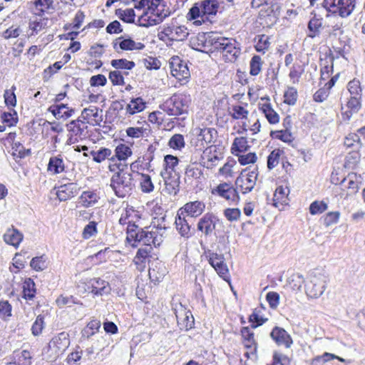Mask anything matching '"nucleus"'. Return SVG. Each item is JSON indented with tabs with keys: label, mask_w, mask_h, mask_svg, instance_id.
Listing matches in <instances>:
<instances>
[{
	"label": "nucleus",
	"mask_w": 365,
	"mask_h": 365,
	"mask_svg": "<svg viewBox=\"0 0 365 365\" xmlns=\"http://www.w3.org/2000/svg\"><path fill=\"white\" fill-rule=\"evenodd\" d=\"M108 170L113 173L110 187L119 198L130 196L135 188L133 174L128 171V164L123 163H109Z\"/></svg>",
	"instance_id": "nucleus-1"
},
{
	"label": "nucleus",
	"mask_w": 365,
	"mask_h": 365,
	"mask_svg": "<svg viewBox=\"0 0 365 365\" xmlns=\"http://www.w3.org/2000/svg\"><path fill=\"white\" fill-rule=\"evenodd\" d=\"M209 42L212 51L221 53L225 61H235L241 53L240 48L237 46V41L233 38L219 36L210 38Z\"/></svg>",
	"instance_id": "nucleus-2"
},
{
	"label": "nucleus",
	"mask_w": 365,
	"mask_h": 365,
	"mask_svg": "<svg viewBox=\"0 0 365 365\" xmlns=\"http://www.w3.org/2000/svg\"><path fill=\"white\" fill-rule=\"evenodd\" d=\"M188 101L182 93H175L160 108L169 115H180L187 112Z\"/></svg>",
	"instance_id": "nucleus-3"
},
{
	"label": "nucleus",
	"mask_w": 365,
	"mask_h": 365,
	"mask_svg": "<svg viewBox=\"0 0 365 365\" xmlns=\"http://www.w3.org/2000/svg\"><path fill=\"white\" fill-rule=\"evenodd\" d=\"M323 7L327 12L348 17L356 7V0H324Z\"/></svg>",
	"instance_id": "nucleus-4"
},
{
	"label": "nucleus",
	"mask_w": 365,
	"mask_h": 365,
	"mask_svg": "<svg viewBox=\"0 0 365 365\" xmlns=\"http://www.w3.org/2000/svg\"><path fill=\"white\" fill-rule=\"evenodd\" d=\"M128 241H133L134 243L141 244L145 246L154 245L157 247V242H155V232L153 229L149 230L146 227L143 229L138 225H130L128 229Z\"/></svg>",
	"instance_id": "nucleus-5"
},
{
	"label": "nucleus",
	"mask_w": 365,
	"mask_h": 365,
	"mask_svg": "<svg viewBox=\"0 0 365 365\" xmlns=\"http://www.w3.org/2000/svg\"><path fill=\"white\" fill-rule=\"evenodd\" d=\"M258 177V168L256 167L252 170L247 169L242 170L235 180V186L242 194L250 192L256 185Z\"/></svg>",
	"instance_id": "nucleus-6"
},
{
	"label": "nucleus",
	"mask_w": 365,
	"mask_h": 365,
	"mask_svg": "<svg viewBox=\"0 0 365 365\" xmlns=\"http://www.w3.org/2000/svg\"><path fill=\"white\" fill-rule=\"evenodd\" d=\"M327 284V277L319 273L312 275L306 284V294L310 298H318L324 292Z\"/></svg>",
	"instance_id": "nucleus-7"
},
{
	"label": "nucleus",
	"mask_w": 365,
	"mask_h": 365,
	"mask_svg": "<svg viewBox=\"0 0 365 365\" xmlns=\"http://www.w3.org/2000/svg\"><path fill=\"white\" fill-rule=\"evenodd\" d=\"M69 345L68 334L66 332H61L51 339L48 343V349L56 356H58L63 354Z\"/></svg>",
	"instance_id": "nucleus-8"
},
{
	"label": "nucleus",
	"mask_w": 365,
	"mask_h": 365,
	"mask_svg": "<svg viewBox=\"0 0 365 365\" xmlns=\"http://www.w3.org/2000/svg\"><path fill=\"white\" fill-rule=\"evenodd\" d=\"M79 118L84 122H86L87 125L101 126V123L103 121V110L96 106H91L81 111Z\"/></svg>",
	"instance_id": "nucleus-9"
},
{
	"label": "nucleus",
	"mask_w": 365,
	"mask_h": 365,
	"mask_svg": "<svg viewBox=\"0 0 365 365\" xmlns=\"http://www.w3.org/2000/svg\"><path fill=\"white\" fill-rule=\"evenodd\" d=\"M170 68L171 74L180 81L186 80L190 76L187 63L178 56L171 58Z\"/></svg>",
	"instance_id": "nucleus-10"
},
{
	"label": "nucleus",
	"mask_w": 365,
	"mask_h": 365,
	"mask_svg": "<svg viewBox=\"0 0 365 365\" xmlns=\"http://www.w3.org/2000/svg\"><path fill=\"white\" fill-rule=\"evenodd\" d=\"M210 265L215 269L220 277L227 280L229 275V271L227 264L225 263V258L222 255H218L215 252H209L207 256Z\"/></svg>",
	"instance_id": "nucleus-11"
},
{
	"label": "nucleus",
	"mask_w": 365,
	"mask_h": 365,
	"mask_svg": "<svg viewBox=\"0 0 365 365\" xmlns=\"http://www.w3.org/2000/svg\"><path fill=\"white\" fill-rule=\"evenodd\" d=\"M67 128L70 133H73L81 140H85L90 136L86 122H84L79 117L77 120H72L67 124Z\"/></svg>",
	"instance_id": "nucleus-12"
},
{
	"label": "nucleus",
	"mask_w": 365,
	"mask_h": 365,
	"mask_svg": "<svg viewBox=\"0 0 365 365\" xmlns=\"http://www.w3.org/2000/svg\"><path fill=\"white\" fill-rule=\"evenodd\" d=\"M87 286L88 292L95 296L108 294L111 289L109 283L101 278L90 279Z\"/></svg>",
	"instance_id": "nucleus-13"
},
{
	"label": "nucleus",
	"mask_w": 365,
	"mask_h": 365,
	"mask_svg": "<svg viewBox=\"0 0 365 365\" xmlns=\"http://www.w3.org/2000/svg\"><path fill=\"white\" fill-rule=\"evenodd\" d=\"M219 219L212 213H207L201 217L197 223V230L206 236L210 235L216 227Z\"/></svg>",
	"instance_id": "nucleus-14"
},
{
	"label": "nucleus",
	"mask_w": 365,
	"mask_h": 365,
	"mask_svg": "<svg viewBox=\"0 0 365 365\" xmlns=\"http://www.w3.org/2000/svg\"><path fill=\"white\" fill-rule=\"evenodd\" d=\"M216 192L222 197L227 200L231 201L237 204L240 201V195L238 194V189L230 185L227 183L220 184L215 190Z\"/></svg>",
	"instance_id": "nucleus-15"
},
{
	"label": "nucleus",
	"mask_w": 365,
	"mask_h": 365,
	"mask_svg": "<svg viewBox=\"0 0 365 365\" xmlns=\"http://www.w3.org/2000/svg\"><path fill=\"white\" fill-rule=\"evenodd\" d=\"M160 175L164 180L165 192L169 195H176L179 192V175L176 173L170 175L166 172H160Z\"/></svg>",
	"instance_id": "nucleus-16"
},
{
	"label": "nucleus",
	"mask_w": 365,
	"mask_h": 365,
	"mask_svg": "<svg viewBox=\"0 0 365 365\" xmlns=\"http://www.w3.org/2000/svg\"><path fill=\"white\" fill-rule=\"evenodd\" d=\"M205 205L202 202L194 201L186 203L183 207L178 210L180 215H185L189 217H197L204 211Z\"/></svg>",
	"instance_id": "nucleus-17"
},
{
	"label": "nucleus",
	"mask_w": 365,
	"mask_h": 365,
	"mask_svg": "<svg viewBox=\"0 0 365 365\" xmlns=\"http://www.w3.org/2000/svg\"><path fill=\"white\" fill-rule=\"evenodd\" d=\"M270 336L278 346L283 345L286 348H290L293 344V340L291 336L282 327H274L270 332Z\"/></svg>",
	"instance_id": "nucleus-18"
},
{
	"label": "nucleus",
	"mask_w": 365,
	"mask_h": 365,
	"mask_svg": "<svg viewBox=\"0 0 365 365\" xmlns=\"http://www.w3.org/2000/svg\"><path fill=\"white\" fill-rule=\"evenodd\" d=\"M186 217H187L185 215H180L178 212L175 223L176 229L180 236L188 239L192 236L191 225H190L189 219H187Z\"/></svg>",
	"instance_id": "nucleus-19"
},
{
	"label": "nucleus",
	"mask_w": 365,
	"mask_h": 365,
	"mask_svg": "<svg viewBox=\"0 0 365 365\" xmlns=\"http://www.w3.org/2000/svg\"><path fill=\"white\" fill-rule=\"evenodd\" d=\"M79 187L77 184L71 182L61 185L56 192L60 201H66L78 193Z\"/></svg>",
	"instance_id": "nucleus-20"
},
{
	"label": "nucleus",
	"mask_w": 365,
	"mask_h": 365,
	"mask_svg": "<svg viewBox=\"0 0 365 365\" xmlns=\"http://www.w3.org/2000/svg\"><path fill=\"white\" fill-rule=\"evenodd\" d=\"M133 154L131 148L125 144H120L115 149V155L109 158L110 163H121Z\"/></svg>",
	"instance_id": "nucleus-21"
},
{
	"label": "nucleus",
	"mask_w": 365,
	"mask_h": 365,
	"mask_svg": "<svg viewBox=\"0 0 365 365\" xmlns=\"http://www.w3.org/2000/svg\"><path fill=\"white\" fill-rule=\"evenodd\" d=\"M195 132L197 135V140L205 142L207 145L214 143V139L217 136V131L213 128H197Z\"/></svg>",
	"instance_id": "nucleus-22"
},
{
	"label": "nucleus",
	"mask_w": 365,
	"mask_h": 365,
	"mask_svg": "<svg viewBox=\"0 0 365 365\" xmlns=\"http://www.w3.org/2000/svg\"><path fill=\"white\" fill-rule=\"evenodd\" d=\"M24 235L14 226L9 228L4 235V242L15 247H18L21 242L23 240Z\"/></svg>",
	"instance_id": "nucleus-23"
},
{
	"label": "nucleus",
	"mask_w": 365,
	"mask_h": 365,
	"mask_svg": "<svg viewBox=\"0 0 365 365\" xmlns=\"http://www.w3.org/2000/svg\"><path fill=\"white\" fill-rule=\"evenodd\" d=\"M48 110L52 113L56 119H66L71 117L73 112V109H71L67 104L64 103L52 105L49 107Z\"/></svg>",
	"instance_id": "nucleus-24"
},
{
	"label": "nucleus",
	"mask_w": 365,
	"mask_h": 365,
	"mask_svg": "<svg viewBox=\"0 0 365 365\" xmlns=\"http://www.w3.org/2000/svg\"><path fill=\"white\" fill-rule=\"evenodd\" d=\"M259 109L264 115L265 118L270 124H276L279 121V116L272 108L269 103H259Z\"/></svg>",
	"instance_id": "nucleus-25"
},
{
	"label": "nucleus",
	"mask_w": 365,
	"mask_h": 365,
	"mask_svg": "<svg viewBox=\"0 0 365 365\" xmlns=\"http://www.w3.org/2000/svg\"><path fill=\"white\" fill-rule=\"evenodd\" d=\"M247 103L232 105L228 108L229 115L234 120L247 119L249 111L245 108Z\"/></svg>",
	"instance_id": "nucleus-26"
},
{
	"label": "nucleus",
	"mask_w": 365,
	"mask_h": 365,
	"mask_svg": "<svg viewBox=\"0 0 365 365\" xmlns=\"http://www.w3.org/2000/svg\"><path fill=\"white\" fill-rule=\"evenodd\" d=\"M138 217V212L133 207H127L125 211L121 214L119 219V224L124 225H128L127 227V239L128 238V229L130 225H136L135 223V218Z\"/></svg>",
	"instance_id": "nucleus-27"
},
{
	"label": "nucleus",
	"mask_w": 365,
	"mask_h": 365,
	"mask_svg": "<svg viewBox=\"0 0 365 365\" xmlns=\"http://www.w3.org/2000/svg\"><path fill=\"white\" fill-rule=\"evenodd\" d=\"M241 334L245 341V346L247 349H252V354L257 352V344L254 339V333L248 327H244L241 329Z\"/></svg>",
	"instance_id": "nucleus-28"
},
{
	"label": "nucleus",
	"mask_w": 365,
	"mask_h": 365,
	"mask_svg": "<svg viewBox=\"0 0 365 365\" xmlns=\"http://www.w3.org/2000/svg\"><path fill=\"white\" fill-rule=\"evenodd\" d=\"M145 7H147L150 14H153L158 19H160V23L170 15V11L165 10L163 6L160 4V2H157V4L151 3L146 5Z\"/></svg>",
	"instance_id": "nucleus-29"
},
{
	"label": "nucleus",
	"mask_w": 365,
	"mask_h": 365,
	"mask_svg": "<svg viewBox=\"0 0 365 365\" xmlns=\"http://www.w3.org/2000/svg\"><path fill=\"white\" fill-rule=\"evenodd\" d=\"M200 2L202 9V16H207L217 14L219 8L217 0H204Z\"/></svg>",
	"instance_id": "nucleus-30"
},
{
	"label": "nucleus",
	"mask_w": 365,
	"mask_h": 365,
	"mask_svg": "<svg viewBox=\"0 0 365 365\" xmlns=\"http://www.w3.org/2000/svg\"><path fill=\"white\" fill-rule=\"evenodd\" d=\"M145 108V102L141 98H133L126 105V113L134 115L143 111Z\"/></svg>",
	"instance_id": "nucleus-31"
},
{
	"label": "nucleus",
	"mask_w": 365,
	"mask_h": 365,
	"mask_svg": "<svg viewBox=\"0 0 365 365\" xmlns=\"http://www.w3.org/2000/svg\"><path fill=\"white\" fill-rule=\"evenodd\" d=\"M334 57L331 54L326 55L324 58H320L321 78H324V75L329 77V73L333 71V63Z\"/></svg>",
	"instance_id": "nucleus-32"
},
{
	"label": "nucleus",
	"mask_w": 365,
	"mask_h": 365,
	"mask_svg": "<svg viewBox=\"0 0 365 365\" xmlns=\"http://www.w3.org/2000/svg\"><path fill=\"white\" fill-rule=\"evenodd\" d=\"M65 165L63 159L58 156L51 157L48 164V170L53 174H58L64 171Z\"/></svg>",
	"instance_id": "nucleus-33"
},
{
	"label": "nucleus",
	"mask_w": 365,
	"mask_h": 365,
	"mask_svg": "<svg viewBox=\"0 0 365 365\" xmlns=\"http://www.w3.org/2000/svg\"><path fill=\"white\" fill-rule=\"evenodd\" d=\"M35 283L31 278L25 279L23 284V297L28 300H31L36 295Z\"/></svg>",
	"instance_id": "nucleus-34"
},
{
	"label": "nucleus",
	"mask_w": 365,
	"mask_h": 365,
	"mask_svg": "<svg viewBox=\"0 0 365 365\" xmlns=\"http://www.w3.org/2000/svg\"><path fill=\"white\" fill-rule=\"evenodd\" d=\"M255 42L256 51L263 53L269 49L270 46L269 37L265 34L257 35L255 38Z\"/></svg>",
	"instance_id": "nucleus-35"
},
{
	"label": "nucleus",
	"mask_w": 365,
	"mask_h": 365,
	"mask_svg": "<svg viewBox=\"0 0 365 365\" xmlns=\"http://www.w3.org/2000/svg\"><path fill=\"white\" fill-rule=\"evenodd\" d=\"M138 22L139 26L148 28L160 24V19H158L153 14H150L147 9V11L138 19Z\"/></svg>",
	"instance_id": "nucleus-36"
},
{
	"label": "nucleus",
	"mask_w": 365,
	"mask_h": 365,
	"mask_svg": "<svg viewBox=\"0 0 365 365\" xmlns=\"http://www.w3.org/2000/svg\"><path fill=\"white\" fill-rule=\"evenodd\" d=\"M179 162L176 156L172 155H167L164 158L163 170L161 172L169 173L170 175H174L175 168L178 165Z\"/></svg>",
	"instance_id": "nucleus-37"
},
{
	"label": "nucleus",
	"mask_w": 365,
	"mask_h": 365,
	"mask_svg": "<svg viewBox=\"0 0 365 365\" xmlns=\"http://www.w3.org/2000/svg\"><path fill=\"white\" fill-rule=\"evenodd\" d=\"M289 193V189L287 187L278 186L274 194V205L277 206V203H287V196Z\"/></svg>",
	"instance_id": "nucleus-38"
},
{
	"label": "nucleus",
	"mask_w": 365,
	"mask_h": 365,
	"mask_svg": "<svg viewBox=\"0 0 365 365\" xmlns=\"http://www.w3.org/2000/svg\"><path fill=\"white\" fill-rule=\"evenodd\" d=\"M247 140L245 137L236 138L232 145V153L238 155L237 152L242 153L247 151L250 146L247 145Z\"/></svg>",
	"instance_id": "nucleus-39"
},
{
	"label": "nucleus",
	"mask_w": 365,
	"mask_h": 365,
	"mask_svg": "<svg viewBox=\"0 0 365 365\" xmlns=\"http://www.w3.org/2000/svg\"><path fill=\"white\" fill-rule=\"evenodd\" d=\"M111 150L106 148H101L96 151L92 150L91 152V155L92 156L93 160L98 163L103 162L107 158H110V157H111Z\"/></svg>",
	"instance_id": "nucleus-40"
},
{
	"label": "nucleus",
	"mask_w": 365,
	"mask_h": 365,
	"mask_svg": "<svg viewBox=\"0 0 365 365\" xmlns=\"http://www.w3.org/2000/svg\"><path fill=\"white\" fill-rule=\"evenodd\" d=\"M80 198L83 202V205L86 207H88L95 205L98 202L99 197L93 191H84Z\"/></svg>",
	"instance_id": "nucleus-41"
},
{
	"label": "nucleus",
	"mask_w": 365,
	"mask_h": 365,
	"mask_svg": "<svg viewBox=\"0 0 365 365\" xmlns=\"http://www.w3.org/2000/svg\"><path fill=\"white\" fill-rule=\"evenodd\" d=\"M344 145L347 148H353L354 150H359L363 143L357 133H350L344 139Z\"/></svg>",
	"instance_id": "nucleus-42"
},
{
	"label": "nucleus",
	"mask_w": 365,
	"mask_h": 365,
	"mask_svg": "<svg viewBox=\"0 0 365 365\" xmlns=\"http://www.w3.org/2000/svg\"><path fill=\"white\" fill-rule=\"evenodd\" d=\"M322 25V19H317L315 16L311 19L308 23V30L309 33L307 34V36L313 38L318 36L320 33L319 29Z\"/></svg>",
	"instance_id": "nucleus-43"
},
{
	"label": "nucleus",
	"mask_w": 365,
	"mask_h": 365,
	"mask_svg": "<svg viewBox=\"0 0 365 365\" xmlns=\"http://www.w3.org/2000/svg\"><path fill=\"white\" fill-rule=\"evenodd\" d=\"M115 14L119 17V19H120L122 21L125 22H134L135 14L133 9H128L125 10L118 9L115 10Z\"/></svg>",
	"instance_id": "nucleus-44"
},
{
	"label": "nucleus",
	"mask_w": 365,
	"mask_h": 365,
	"mask_svg": "<svg viewBox=\"0 0 365 365\" xmlns=\"http://www.w3.org/2000/svg\"><path fill=\"white\" fill-rule=\"evenodd\" d=\"M168 145L174 150H182L185 145L183 135L181 134L173 135L168 142Z\"/></svg>",
	"instance_id": "nucleus-45"
},
{
	"label": "nucleus",
	"mask_w": 365,
	"mask_h": 365,
	"mask_svg": "<svg viewBox=\"0 0 365 365\" xmlns=\"http://www.w3.org/2000/svg\"><path fill=\"white\" fill-rule=\"evenodd\" d=\"M137 175H140L139 173H137ZM141 181H140V187L143 192L149 193L153 191L154 185L151 180V178L148 174L141 173Z\"/></svg>",
	"instance_id": "nucleus-46"
},
{
	"label": "nucleus",
	"mask_w": 365,
	"mask_h": 365,
	"mask_svg": "<svg viewBox=\"0 0 365 365\" xmlns=\"http://www.w3.org/2000/svg\"><path fill=\"white\" fill-rule=\"evenodd\" d=\"M111 66L116 69H127L131 70L135 67V63L131 61H128L125 58L115 59L111 61Z\"/></svg>",
	"instance_id": "nucleus-47"
},
{
	"label": "nucleus",
	"mask_w": 365,
	"mask_h": 365,
	"mask_svg": "<svg viewBox=\"0 0 365 365\" xmlns=\"http://www.w3.org/2000/svg\"><path fill=\"white\" fill-rule=\"evenodd\" d=\"M262 66V61L259 56H254L250 63V73L252 76H257L259 73Z\"/></svg>",
	"instance_id": "nucleus-48"
},
{
	"label": "nucleus",
	"mask_w": 365,
	"mask_h": 365,
	"mask_svg": "<svg viewBox=\"0 0 365 365\" xmlns=\"http://www.w3.org/2000/svg\"><path fill=\"white\" fill-rule=\"evenodd\" d=\"M153 248L150 246H145L138 249L136 255L134 258L135 264L143 263L148 257H150V254Z\"/></svg>",
	"instance_id": "nucleus-49"
},
{
	"label": "nucleus",
	"mask_w": 365,
	"mask_h": 365,
	"mask_svg": "<svg viewBox=\"0 0 365 365\" xmlns=\"http://www.w3.org/2000/svg\"><path fill=\"white\" fill-rule=\"evenodd\" d=\"M328 209V205L324 201H314L309 206V212L311 215H319Z\"/></svg>",
	"instance_id": "nucleus-50"
},
{
	"label": "nucleus",
	"mask_w": 365,
	"mask_h": 365,
	"mask_svg": "<svg viewBox=\"0 0 365 365\" xmlns=\"http://www.w3.org/2000/svg\"><path fill=\"white\" fill-rule=\"evenodd\" d=\"M1 119L2 123L9 127L16 125L18 121L17 113L15 110H14L13 113L4 112L1 115Z\"/></svg>",
	"instance_id": "nucleus-51"
},
{
	"label": "nucleus",
	"mask_w": 365,
	"mask_h": 365,
	"mask_svg": "<svg viewBox=\"0 0 365 365\" xmlns=\"http://www.w3.org/2000/svg\"><path fill=\"white\" fill-rule=\"evenodd\" d=\"M282 153V151L279 149H275L270 153L267 157V168L269 170H272L278 165Z\"/></svg>",
	"instance_id": "nucleus-52"
},
{
	"label": "nucleus",
	"mask_w": 365,
	"mask_h": 365,
	"mask_svg": "<svg viewBox=\"0 0 365 365\" xmlns=\"http://www.w3.org/2000/svg\"><path fill=\"white\" fill-rule=\"evenodd\" d=\"M56 304L58 307L61 308L63 306L66 305L68 307H71L72 304H79L78 301L76 300V298L73 296H63L60 295L56 300ZM81 305H83L82 303H80Z\"/></svg>",
	"instance_id": "nucleus-53"
},
{
	"label": "nucleus",
	"mask_w": 365,
	"mask_h": 365,
	"mask_svg": "<svg viewBox=\"0 0 365 365\" xmlns=\"http://www.w3.org/2000/svg\"><path fill=\"white\" fill-rule=\"evenodd\" d=\"M44 317L41 314L37 316L35 322L31 327V332L34 336H38L41 334L44 327Z\"/></svg>",
	"instance_id": "nucleus-54"
},
{
	"label": "nucleus",
	"mask_w": 365,
	"mask_h": 365,
	"mask_svg": "<svg viewBox=\"0 0 365 365\" xmlns=\"http://www.w3.org/2000/svg\"><path fill=\"white\" fill-rule=\"evenodd\" d=\"M339 216L340 212L339 211L329 212L323 217V224L326 227H329L333 224H336L339 221Z\"/></svg>",
	"instance_id": "nucleus-55"
},
{
	"label": "nucleus",
	"mask_w": 365,
	"mask_h": 365,
	"mask_svg": "<svg viewBox=\"0 0 365 365\" xmlns=\"http://www.w3.org/2000/svg\"><path fill=\"white\" fill-rule=\"evenodd\" d=\"M283 142L289 143L292 141V133L289 130H282L277 131H272L271 136H274Z\"/></svg>",
	"instance_id": "nucleus-56"
},
{
	"label": "nucleus",
	"mask_w": 365,
	"mask_h": 365,
	"mask_svg": "<svg viewBox=\"0 0 365 365\" xmlns=\"http://www.w3.org/2000/svg\"><path fill=\"white\" fill-rule=\"evenodd\" d=\"M174 35L173 41H184L188 36L189 32L185 26H176Z\"/></svg>",
	"instance_id": "nucleus-57"
},
{
	"label": "nucleus",
	"mask_w": 365,
	"mask_h": 365,
	"mask_svg": "<svg viewBox=\"0 0 365 365\" xmlns=\"http://www.w3.org/2000/svg\"><path fill=\"white\" fill-rule=\"evenodd\" d=\"M224 215L230 222L237 221L241 216V211L238 208H227L224 210Z\"/></svg>",
	"instance_id": "nucleus-58"
},
{
	"label": "nucleus",
	"mask_w": 365,
	"mask_h": 365,
	"mask_svg": "<svg viewBox=\"0 0 365 365\" xmlns=\"http://www.w3.org/2000/svg\"><path fill=\"white\" fill-rule=\"evenodd\" d=\"M146 129L142 127H129L125 132L128 137L132 138H141L144 137V133Z\"/></svg>",
	"instance_id": "nucleus-59"
},
{
	"label": "nucleus",
	"mask_w": 365,
	"mask_h": 365,
	"mask_svg": "<svg viewBox=\"0 0 365 365\" xmlns=\"http://www.w3.org/2000/svg\"><path fill=\"white\" fill-rule=\"evenodd\" d=\"M195 320L192 313H188L187 316H185L182 320L179 322V327L180 329H184L187 331L192 329L194 326Z\"/></svg>",
	"instance_id": "nucleus-60"
},
{
	"label": "nucleus",
	"mask_w": 365,
	"mask_h": 365,
	"mask_svg": "<svg viewBox=\"0 0 365 365\" xmlns=\"http://www.w3.org/2000/svg\"><path fill=\"white\" fill-rule=\"evenodd\" d=\"M30 265L36 271H41L46 267V262L43 256L36 257L31 259Z\"/></svg>",
	"instance_id": "nucleus-61"
},
{
	"label": "nucleus",
	"mask_w": 365,
	"mask_h": 365,
	"mask_svg": "<svg viewBox=\"0 0 365 365\" xmlns=\"http://www.w3.org/2000/svg\"><path fill=\"white\" fill-rule=\"evenodd\" d=\"M288 282L291 284L293 290H299L302 287L304 279L301 274H296L289 278Z\"/></svg>",
	"instance_id": "nucleus-62"
},
{
	"label": "nucleus",
	"mask_w": 365,
	"mask_h": 365,
	"mask_svg": "<svg viewBox=\"0 0 365 365\" xmlns=\"http://www.w3.org/2000/svg\"><path fill=\"white\" fill-rule=\"evenodd\" d=\"M96 222H90L83 229V237L84 239H88L97 233Z\"/></svg>",
	"instance_id": "nucleus-63"
},
{
	"label": "nucleus",
	"mask_w": 365,
	"mask_h": 365,
	"mask_svg": "<svg viewBox=\"0 0 365 365\" xmlns=\"http://www.w3.org/2000/svg\"><path fill=\"white\" fill-rule=\"evenodd\" d=\"M273 360L277 364L279 365H290L289 358L281 353L274 351L273 354Z\"/></svg>",
	"instance_id": "nucleus-64"
}]
</instances>
